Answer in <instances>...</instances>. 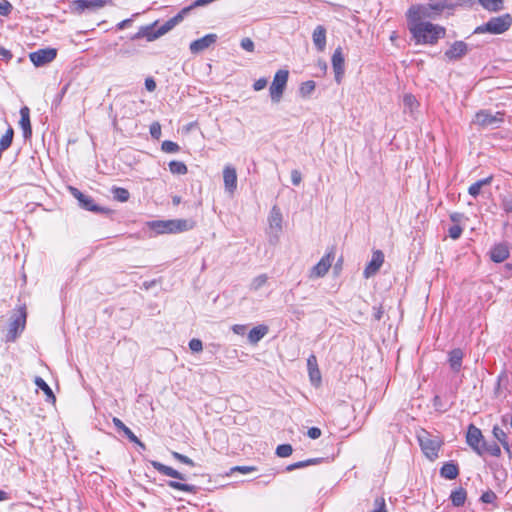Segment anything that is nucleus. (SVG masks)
I'll list each match as a JSON object with an SVG mask.
<instances>
[{
    "label": "nucleus",
    "mask_w": 512,
    "mask_h": 512,
    "mask_svg": "<svg viewBox=\"0 0 512 512\" xmlns=\"http://www.w3.org/2000/svg\"><path fill=\"white\" fill-rule=\"evenodd\" d=\"M412 39L417 45H435L446 35V29L431 22L407 23Z\"/></svg>",
    "instance_id": "obj_1"
},
{
    "label": "nucleus",
    "mask_w": 512,
    "mask_h": 512,
    "mask_svg": "<svg viewBox=\"0 0 512 512\" xmlns=\"http://www.w3.org/2000/svg\"><path fill=\"white\" fill-rule=\"evenodd\" d=\"M454 4L447 0L428 4H415L406 12L407 23L428 22L427 19H437L444 10H453Z\"/></svg>",
    "instance_id": "obj_2"
},
{
    "label": "nucleus",
    "mask_w": 512,
    "mask_h": 512,
    "mask_svg": "<svg viewBox=\"0 0 512 512\" xmlns=\"http://www.w3.org/2000/svg\"><path fill=\"white\" fill-rule=\"evenodd\" d=\"M188 8H183L174 17L167 20L163 25L157 28L158 22L140 27L139 31L134 35L133 39L146 38L147 41H153L172 30L176 25L183 21L187 16Z\"/></svg>",
    "instance_id": "obj_3"
},
{
    "label": "nucleus",
    "mask_w": 512,
    "mask_h": 512,
    "mask_svg": "<svg viewBox=\"0 0 512 512\" xmlns=\"http://www.w3.org/2000/svg\"><path fill=\"white\" fill-rule=\"evenodd\" d=\"M147 226L156 234H176L189 231L195 227L192 219L153 220Z\"/></svg>",
    "instance_id": "obj_4"
},
{
    "label": "nucleus",
    "mask_w": 512,
    "mask_h": 512,
    "mask_svg": "<svg viewBox=\"0 0 512 512\" xmlns=\"http://www.w3.org/2000/svg\"><path fill=\"white\" fill-rule=\"evenodd\" d=\"M512 25V16L509 13H505L500 16L492 17L488 22L478 26L475 30V34L490 33V34H502L506 32Z\"/></svg>",
    "instance_id": "obj_5"
},
{
    "label": "nucleus",
    "mask_w": 512,
    "mask_h": 512,
    "mask_svg": "<svg viewBox=\"0 0 512 512\" xmlns=\"http://www.w3.org/2000/svg\"><path fill=\"white\" fill-rule=\"evenodd\" d=\"M282 222V213L280 209L274 205L268 216L269 227L267 230L269 242L273 245L277 244L279 241L282 232Z\"/></svg>",
    "instance_id": "obj_6"
},
{
    "label": "nucleus",
    "mask_w": 512,
    "mask_h": 512,
    "mask_svg": "<svg viewBox=\"0 0 512 512\" xmlns=\"http://www.w3.org/2000/svg\"><path fill=\"white\" fill-rule=\"evenodd\" d=\"M288 77L289 72L285 69H280L275 73L272 84L269 87V93L272 102H280L287 86Z\"/></svg>",
    "instance_id": "obj_7"
},
{
    "label": "nucleus",
    "mask_w": 512,
    "mask_h": 512,
    "mask_svg": "<svg viewBox=\"0 0 512 512\" xmlns=\"http://www.w3.org/2000/svg\"><path fill=\"white\" fill-rule=\"evenodd\" d=\"M419 445L427 458L434 460L438 457L441 442L437 437H432L427 431L418 435Z\"/></svg>",
    "instance_id": "obj_8"
},
{
    "label": "nucleus",
    "mask_w": 512,
    "mask_h": 512,
    "mask_svg": "<svg viewBox=\"0 0 512 512\" xmlns=\"http://www.w3.org/2000/svg\"><path fill=\"white\" fill-rule=\"evenodd\" d=\"M504 122V113H492L490 110H480L476 113L474 123L480 127L498 128Z\"/></svg>",
    "instance_id": "obj_9"
},
{
    "label": "nucleus",
    "mask_w": 512,
    "mask_h": 512,
    "mask_svg": "<svg viewBox=\"0 0 512 512\" xmlns=\"http://www.w3.org/2000/svg\"><path fill=\"white\" fill-rule=\"evenodd\" d=\"M335 258L334 248H331L309 271L310 279H317L324 277L332 266Z\"/></svg>",
    "instance_id": "obj_10"
},
{
    "label": "nucleus",
    "mask_w": 512,
    "mask_h": 512,
    "mask_svg": "<svg viewBox=\"0 0 512 512\" xmlns=\"http://www.w3.org/2000/svg\"><path fill=\"white\" fill-rule=\"evenodd\" d=\"M26 323L25 308H21L20 313L15 316L9 324V329L6 334V342H13L22 333Z\"/></svg>",
    "instance_id": "obj_11"
},
{
    "label": "nucleus",
    "mask_w": 512,
    "mask_h": 512,
    "mask_svg": "<svg viewBox=\"0 0 512 512\" xmlns=\"http://www.w3.org/2000/svg\"><path fill=\"white\" fill-rule=\"evenodd\" d=\"M466 442L477 455H481V449L485 439L481 430L473 424L468 426Z\"/></svg>",
    "instance_id": "obj_12"
},
{
    "label": "nucleus",
    "mask_w": 512,
    "mask_h": 512,
    "mask_svg": "<svg viewBox=\"0 0 512 512\" xmlns=\"http://www.w3.org/2000/svg\"><path fill=\"white\" fill-rule=\"evenodd\" d=\"M56 56L57 50L55 48H44L30 53L29 58L36 67H41L52 62Z\"/></svg>",
    "instance_id": "obj_13"
},
{
    "label": "nucleus",
    "mask_w": 512,
    "mask_h": 512,
    "mask_svg": "<svg viewBox=\"0 0 512 512\" xmlns=\"http://www.w3.org/2000/svg\"><path fill=\"white\" fill-rule=\"evenodd\" d=\"M331 62L335 74V81L339 84L341 83L345 72V60L341 47L335 49Z\"/></svg>",
    "instance_id": "obj_14"
},
{
    "label": "nucleus",
    "mask_w": 512,
    "mask_h": 512,
    "mask_svg": "<svg viewBox=\"0 0 512 512\" xmlns=\"http://www.w3.org/2000/svg\"><path fill=\"white\" fill-rule=\"evenodd\" d=\"M217 40L216 34H207L197 40H194L190 44V51L192 54H198L209 48L212 44H214Z\"/></svg>",
    "instance_id": "obj_15"
},
{
    "label": "nucleus",
    "mask_w": 512,
    "mask_h": 512,
    "mask_svg": "<svg viewBox=\"0 0 512 512\" xmlns=\"http://www.w3.org/2000/svg\"><path fill=\"white\" fill-rule=\"evenodd\" d=\"M383 262H384L383 252L380 250L374 251L372 254V259L370 260V262L367 264V266L364 269V272H363L364 277L370 278L371 276L376 274L377 271L382 266Z\"/></svg>",
    "instance_id": "obj_16"
},
{
    "label": "nucleus",
    "mask_w": 512,
    "mask_h": 512,
    "mask_svg": "<svg viewBox=\"0 0 512 512\" xmlns=\"http://www.w3.org/2000/svg\"><path fill=\"white\" fill-rule=\"evenodd\" d=\"M73 195L77 199L79 205L86 210L93 211V212H100V213L111 212V209H109V208L101 207L99 205L94 204L93 199L90 197L89 194H73Z\"/></svg>",
    "instance_id": "obj_17"
},
{
    "label": "nucleus",
    "mask_w": 512,
    "mask_h": 512,
    "mask_svg": "<svg viewBox=\"0 0 512 512\" xmlns=\"http://www.w3.org/2000/svg\"><path fill=\"white\" fill-rule=\"evenodd\" d=\"M224 187L228 192H234L237 188V172L236 169L228 164L223 169Z\"/></svg>",
    "instance_id": "obj_18"
},
{
    "label": "nucleus",
    "mask_w": 512,
    "mask_h": 512,
    "mask_svg": "<svg viewBox=\"0 0 512 512\" xmlns=\"http://www.w3.org/2000/svg\"><path fill=\"white\" fill-rule=\"evenodd\" d=\"M468 52V46L463 41H455L445 52V57L449 60H458Z\"/></svg>",
    "instance_id": "obj_19"
},
{
    "label": "nucleus",
    "mask_w": 512,
    "mask_h": 512,
    "mask_svg": "<svg viewBox=\"0 0 512 512\" xmlns=\"http://www.w3.org/2000/svg\"><path fill=\"white\" fill-rule=\"evenodd\" d=\"M111 0H75L73 2L74 10L77 12H83L85 9H97L102 8Z\"/></svg>",
    "instance_id": "obj_20"
},
{
    "label": "nucleus",
    "mask_w": 512,
    "mask_h": 512,
    "mask_svg": "<svg viewBox=\"0 0 512 512\" xmlns=\"http://www.w3.org/2000/svg\"><path fill=\"white\" fill-rule=\"evenodd\" d=\"M151 465L155 470H157L159 473L169 476L175 479L179 480H185L186 477L184 474L180 473L179 471L175 470L174 468L164 465L161 462L158 461H151Z\"/></svg>",
    "instance_id": "obj_21"
},
{
    "label": "nucleus",
    "mask_w": 512,
    "mask_h": 512,
    "mask_svg": "<svg viewBox=\"0 0 512 512\" xmlns=\"http://www.w3.org/2000/svg\"><path fill=\"white\" fill-rule=\"evenodd\" d=\"M312 40L319 52H323L326 47V29L322 25H318L312 34Z\"/></svg>",
    "instance_id": "obj_22"
},
{
    "label": "nucleus",
    "mask_w": 512,
    "mask_h": 512,
    "mask_svg": "<svg viewBox=\"0 0 512 512\" xmlns=\"http://www.w3.org/2000/svg\"><path fill=\"white\" fill-rule=\"evenodd\" d=\"M20 127L22 128L23 135L25 138H29L32 135V128L30 123V110L27 106L20 109Z\"/></svg>",
    "instance_id": "obj_23"
},
{
    "label": "nucleus",
    "mask_w": 512,
    "mask_h": 512,
    "mask_svg": "<svg viewBox=\"0 0 512 512\" xmlns=\"http://www.w3.org/2000/svg\"><path fill=\"white\" fill-rule=\"evenodd\" d=\"M114 426L124 433V435L133 443L138 444L142 448H145V445L138 439V437L132 432V430L127 427L119 418L114 417L112 419Z\"/></svg>",
    "instance_id": "obj_24"
},
{
    "label": "nucleus",
    "mask_w": 512,
    "mask_h": 512,
    "mask_svg": "<svg viewBox=\"0 0 512 512\" xmlns=\"http://www.w3.org/2000/svg\"><path fill=\"white\" fill-rule=\"evenodd\" d=\"M307 366L312 384L316 386L319 385L321 382V374L318 369L316 357L314 355L309 356L307 359Z\"/></svg>",
    "instance_id": "obj_25"
},
{
    "label": "nucleus",
    "mask_w": 512,
    "mask_h": 512,
    "mask_svg": "<svg viewBox=\"0 0 512 512\" xmlns=\"http://www.w3.org/2000/svg\"><path fill=\"white\" fill-rule=\"evenodd\" d=\"M491 260L495 263L504 262L509 257V250L505 244L495 245L490 252Z\"/></svg>",
    "instance_id": "obj_26"
},
{
    "label": "nucleus",
    "mask_w": 512,
    "mask_h": 512,
    "mask_svg": "<svg viewBox=\"0 0 512 512\" xmlns=\"http://www.w3.org/2000/svg\"><path fill=\"white\" fill-rule=\"evenodd\" d=\"M440 475L441 477L448 480H453L457 478V476L459 475L458 465L453 461L444 463V465L440 469Z\"/></svg>",
    "instance_id": "obj_27"
},
{
    "label": "nucleus",
    "mask_w": 512,
    "mask_h": 512,
    "mask_svg": "<svg viewBox=\"0 0 512 512\" xmlns=\"http://www.w3.org/2000/svg\"><path fill=\"white\" fill-rule=\"evenodd\" d=\"M494 181V178L492 176L483 178L481 180H477L473 184L470 185L468 188V192H480L481 189H493L492 183ZM495 189H500L499 185L494 186Z\"/></svg>",
    "instance_id": "obj_28"
},
{
    "label": "nucleus",
    "mask_w": 512,
    "mask_h": 512,
    "mask_svg": "<svg viewBox=\"0 0 512 512\" xmlns=\"http://www.w3.org/2000/svg\"><path fill=\"white\" fill-rule=\"evenodd\" d=\"M463 351L459 348L453 349L449 353V364L454 372H459L462 366Z\"/></svg>",
    "instance_id": "obj_29"
},
{
    "label": "nucleus",
    "mask_w": 512,
    "mask_h": 512,
    "mask_svg": "<svg viewBox=\"0 0 512 512\" xmlns=\"http://www.w3.org/2000/svg\"><path fill=\"white\" fill-rule=\"evenodd\" d=\"M268 333L266 325H258L248 333V340L251 344H257Z\"/></svg>",
    "instance_id": "obj_30"
},
{
    "label": "nucleus",
    "mask_w": 512,
    "mask_h": 512,
    "mask_svg": "<svg viewBox=\"0 0 512 512\" xmlns=\"http://www.w3.org/2000/svg\"><path fill=\"white\" fill-rule=\"evenodd\" d=\"M167 485L172 489L183 491L186 493H191V494H195L198 491V487L195 485L181 483V482L174 481V480L168 481Z\"/></svg>",
    "instance_id": "obj_31"
},
{
    "label": "nucleus",
    "mask_w": 512,
    "mask_h": 512,
    "mask_svg": "<svg viewBox=\"0 0 512 512\" xmlns=\"http://www.w3.org/2000/svg\"><path fill=\"white\" fill-rule=\"evenodd\" d=\"M467 493L466 490L462 487L452 491L450 495L451 502L454 506L460 507L464 505L466 501Z\"/></svg>",
    "instance_id": "obj_32"
},
{
    "label": "nucleus",
    "mask_w": 512,
    "mask_h": 512,
    "mask_svg": "<svg viewBox=\"0 0 512 512\" xmlns=\"http://www.w3.org/2000/svg\"><path fill=\"white\" fill-rule=\"evenodd\" d=\"M492 433H493L494 437L501 443V445L503 446L505 451L508 452L509 454H511V449H510V445L507 441L506 432H504L499 426L495 425L493 427Z\"/></svg>",
    "instance_id": "obj_33"
},
{
    "label": "nucleus",
    "mask_w": 512,
    "mask_h": 512,
    "mask_svg": "<svg viewBox=\"0 0 512 512\" xmlns=\"http://www.w3.org/2000/svg\"><path fill=\"white\" fill-rule=\"evenodd\" d=\"M486 453L494 457H499L501 455V448L496 442L488 443L485 441L483 442L480 456H483Z\"/></svg>",
    "instance_id": "obj_34"
},
{
    "label": "nucleus",
    "mask_w": 512,
    "mask_h": 512,
    "mask_svg": "<svg viewBox=\"0 0 512 512\" xmlns=\"http://www.w3.org/2000/svg\"><path fill=\"white\" fill-rule=\"evenodd\" d=\"M320 462H321L320 458H311V459H307V460H304V461H299V462L290 464V465H288L285 468V470L287 472H291L293 470L304 468V467H307V466H310V465H316V464H318Z\"/></svg>",
    "instance_id": "obj_35"
},
{
    "label": "nucleus",
    "mask_w": 512,
    "mask_h": 512,
    "mask_svg": "<svg viewBox=\"0 0 512 512\" xmlns=\"http://www.w3.org/2000/svg\"><path fill=\"white\" fill-rule=\"evenodd\" d=\"M404 112L413 114L414 110L418 107V101L412 94H405L403 97Z\"/></svg>",
    "instance_id": "obj_36"
},
{
    "label": "nucleus",
    "mask_w": 512,
    "mask_h": 512,
    "mask_svg": "<svg viewBox=\"0 0 512 512\" xmlns=\"http://www.w3.org/2000/svg\"><path fill=\"white\" fill-rule=\"evenodd\" d=\"M504 0H479L480 4L490 12H498L503 8Z\"/></svg>",
    "instance_id": "obj_37"
},
{
    "label": "nucleus",
    "mask_w": 512,
    "mask_h": 512,
    "mask_svg": "<svg viewBox=\"0 0 512 512\" xmlns=\"http://www.w3.org/2000/svg\"><path fill=\"white\" fill-rule=\"evenodd\" d=\"M13 135H14V131L11 127H9L8 130L6 131V133L2 136V138L0 140V153L2 151H5L6 149H8L11 146L12 140H13Z\"/></svg>",
    "instance_id": "obj_38"
},
{
    "label": "nucleus",
    "mask_w": 512,
    "mask_h": 512,
    "mask_svg": "<svg viewBox=\"0 0 512 512\" xmlns=\"http://www.w3.org/2000/svg\"><path fill=\"white\" fill-rule=\"evenodd\" d=\"M35 384L46 394L48 400L51 399L53 402H55L56 398L53 394L52 389L42 378L37 377L35 380Z\"/></svg>",
    "instance_id": "obj_39"
},
{
    "label": "nucleus",
    "mask_w": 512,
    "mask_h": 512,
    "mask_svg": "<svg viewBox=\"0 0 512 512\" xmlns=\"http://www.w3.org/2000/svg\"><path fill=\"white\" fill-rule=\"evenodd\" d=\"M316 84L312 80L305 81L301 84L299 88V93L302 97L310 96L315 90Z\"/></svg>",
    "instance_id": "obj_40"
},
{
    "label": "nucleus",
    "mask_w": 512,
    "mask_h": 512,
    "mask_svg": "<svg viewBox=\"0 0 512 512\" xmlns=\"http://www.w3.org/2000/svg\"><path fill=\"white\" fill-rule=\"evenodd\" d=\"M169 169L171 173L177 175H183L187 173V166L181 161H171L169 163Z\"/></svg>",
    "instance_id": "obj_41"
},
{
    "label": "nucleus",
    "mask_w": 512,
    "mask_h": 512,
    "mask_svg": "<svg viewBox=\"0 0 512 512\" xmlns=\"http://www.w3.org/2000/svg\"><path fill=\"white\" fill-rule=\"evenodd\" d=\"M292 452L293 448L290 444H281L276 448V455L281 458L290 456Z\"/></svg>",
    "instance_id": "obj_42"
},
{
    "label": "nucleus",
    "mask_w": 512,
    "mask_h": 512,
    "mask_svg": "<svg viewBox=\"0 0 512 512\" xmlns=\"http://www.w3.org/2000/svg\"><path fill=\"white\" fill-rule=\"evenodd\" d=\"M161 149L166 153H176L179 151L180 147L177 143L166 140L162 143Z\"/></svg>",
    "instance_id": "obj_43"
},
{
    "label": "nucleus",
    "mask_w": 512,
    "mask_h": 512,
    "mask_svg": "<svg viewBox=\"0 0 512 512\" xmlns=\"http://www.w3.org/2000/svg\"><path fill=\"white\" fill-rule=\"evenodd\" d=\"M267 279L268 278L265 274L255 277L251 282V289L255 291L259 290L262 286L266 284Z\"/></svg>",
    "instance_id": "obj_44"
},
{
    "label": "nucleus",
    "mask_w": 512,
    "mask_h": 512,
    "mask_svg": "<svg viewBox=\"0 0 512 512\" xmlns=\"http://www.w3.org/2000/svg\"><path fill=\"white\" fill-rule=\"evenodd\" d=\"M172 456L174 459L180 461L181 463H184L186 465H189L191 467H194L195 466V463L192 459H190L189 457L181 454V453H178V452H175L173 451L172 452Z\"/></svg>",
    "instance_id": "obj_45"
},
{
    "label": "nucleus",
    "mask_w": 512,
    "mask_h": 512,
    "mask_svg": "<svg viewBox=\"0 0 512 512\" xmlns=\"http://www.w3.org/2000/svg\"><path fill=\"white\" fill-rule=\"evenodd\" d=\"M12 5L7 0H1L0 1V15L7 16L12 11Z\"/></svg>",
    "instance_id": "obj_46"
},
{
    "label": "nucleus",
    "mask_w": 512,
    "mask_h": 512,
    "mask_svg": "<svg viewBox=\"0 0 512 512\" xmlns=\"http://www.w3.org/2000/svg\"><path fill=\"white\" fill-rule=\"evenodd\" d=\"M240 46L242 49H244L247 52H253L254 48H255L254 42L252 41V39H250L248 37L243 38L241 40Z\"/></svg>",
    "instance_id": "obj_47"
},
{
    "label": "nucleus",
    "mask_w": 512,
    "mask_h": 512,
    "mask_svg": "<svg viewBox=\"0 0 512 512\" xmlns=\"http://www.w3.org/2000/svg\"><path fill=\"white\" fill-rule=\"evenodd\" d=\"M496 498H497L496 494L493 491L489 490V491L484 492L481 495L480 499L483 503L491 504L496 500Z\"/></svg>",
    "instance_id": "obj_48"
},
{
    "label": "nucleus",
    "mask_w": 512,
    "mask_h": 512,
    "mask_svg": "<svg viewBox=\"0 0 512 512\" xmlns=\"http://www.w3.org/2000/svg\"><path fill=\"white\" fill-rule=\"evenodd\" d=\"M189 348L192 352H201L203 350L202 341L196 338L191 339L189 342Z\"/></svg>",
    "instance_id": "obj_49"
},
{
    "label": "nucleus",
    "mask_w": 512,
    "mask_h": 512,
    "mask_svg": "<svg viewBox=\"0 0 512 512\" xmlns=\"http://www.w3.org/2000/svg\"><path fill=\"white\" fill-rule=\"evenodd\" d=\"M150 134L154 139L161 137V125L158 122H154L150 125Z\"/></svg>",
    "instance_id": "obj_50"
},
{
    "label": "nucleus",
    "mask_w": 512,
    "mask_h": 512,
    "mask_svg": "<svg viewBox=\"0 0 512 512\" xmlns=\"http://www.w3.org/2000/svg\"><path fill=\"white\" fill-rule=\"evenodd\" d=\"M448 233L452 239H458L462 234V228L459 225H453L449 228Z\"/></svg>",
    "instance_id": "obj_51"
},
{
    "label": "nucleus",
    "mask_w": 512,
    "mask_h": 512,
    "mask_svg": "<svg viewBox=\"0 0 512 512\" xmlns=\"http://www.w3.org/2000/svg\"><path fill=\"white\" fill-rule=\"evenodd\" d=\"M375 506H376V508L373 510V512H387L384 498H382V497L376 498Z\"/></svg>",
    "instance_id": "obj_52"
},
{
    "label": "nucleus",
    "mask_w": 512,
    "mask_h": 512,
    "mask_svg": "<svg viewBox=\"0 0 512 512\" xmlns=\"http://www.w3.org/2000/svg\"><path fill=\"white\" fill-rule=\"evenodd\" d=\"M267 79L266 78H259L256 80L253 84V88L255 91H260L264 89L267 86Z\"/></svg>",
    "instance_id": "obj_53"
},
{
    "label": "nucleus",
    "mask_w": 512,
    "mask_h": 512,
    "mask_svg": "<svg viewBox=\"0 0 512 512\" xmlns=\"http://www.w3.org/2000/svg\"><path fill=\"white\" fill-rule=\"evenodd\" d=\"M302 181V175L300 173V171L298 170H292L291 172V182L297 186L301 183Z\"/></svg>",
    "instance_id": "obj_54"
},
{
    "label": "nucleus",
    "mask_w": 512,
    "mask_h": 512,
    "mask_svg": "<svg viewBox=\"0 0 512 512\" xmlns=\"http://www.w3.org/2000/svg\"><path fill=\"white\" fill-rule=\"evenodd\" d=\"M322 432L318 427H311L307 431L308 437L311 439H317L321 436Z\"/></svg>",
    "instance_id": "obj_55"
},
{
    "label": "nucleus",
    "mask_w": 512,
    "mask_h": 512,
    "mask_svg": "<svg viewBox=\"0 0 512 512\" xmlns=\"http://www.w3.org/2000/svg\"><path fill=\"white\" fill-rule=\"evenodd\" d=\"M247 326L242 324H235L232 326V331L237 335H244L246 333Z\"/></svg>",
    "instance_id": "obj_56"
},
{
    "label": "nucleus",
    "mask_w": 512,
    "mask_h": 512,
    "mask_svg": "<svg viewBox=\"0 0 512 512\" xmlns=\"http://www.w3.org/2000/svg\"><path fill=\"white\" fill-rule=\"evenodd\" d=\"M145 88L149 92H153L156 89V82L154 81L153 78H151V77L146 78V80H145Z\"/></svg>",
    "instance_id": "obj_57"
},
{
    "label": "nucleus",
    "mask_w": 512,
    "mask_h": 512,
    "mask_svg": "<svg viewBox=\"0 0 512 512\" xmlns=\"http://www.w3.org/2000/svg\"><path fill=\"white\" fill-rule=\"evenodd\" d=\"M233 470L234 471H239V472H241L243 474H246V473L255 471L256 468L252 467V466H236L235 468H233Z\"/></svg>",
    "instance_id": "obj_58"
},
{
    "label": "nucleus",
    "mask_w": 512,
    "mask_h": 512,
    "mask_svg": "<svg viewBox=\"0 0 512 512\" xmlns=\"http://www.w3.org/2000/svg\"><path fill=\"white\" fill-rule=\"evenodd\" d=\"M373 311H374V314H373L374 319L379 321L382 318L383 313H384L382 306H374Z\"/></svg>",
    "instance_id": "obj_59"
},
{
    "label": "nucleus",
    "mask_w": 512,
    "mask_h": 512,
    "mask_svg": "<svg viewBox=\"0 0 512 512\" xmlns=\"http://www.w3.org/2000/svg\"><path fill=\"white\" fill-rule=\"evenodd\" d=\"M502 207L505 212L511 213L512 212V199H504L502 203Z\"/></svg>",
    "instance_id": "obj_60"
},
{
    "label": "nucleus",
    "mask_w": 512,
    "mask_h": 512,
    "mask_svg": "<svg viewBox=\"0 0 512 512\" xmlns=\"http://www.w3.org/2000/svg\"><path fill=\"white\" fill-rule=\"evenodd\" d=\"M0 56L5 60H10L12 58V53L4 47L0 46Z\"/></svg>",
    "instance_id": "obj_61"
},
{
    "label": "nucleus",
    "mask_w": 512,
    "mask_h": 512,
    "mask_svg": "<svg viewBox=\"0 0 512 512\" xmlns=\"http://www.w3.org/2000/svg\"><path fill=\"white\" fill-rule=\"evenodd\" d=\"M130 194H114V199L119 202H126Z\"/></svg>",
    "instance_id": "obj_62"
},
{
    "label": "nucleus",
    "mask_w": 512,
    "mask_h": 512,
    "mask_svg": "<svg viewBox=\"0 0 512 512\" xmlns=\"http://www.w3.org/2000/svg\"><path fill=\"white\" fill-rule=\"evenodd\" d=\"M132 22V19H125L123 21H121L117 27L118 29L122 30V29H125L126 27H128Z\"/></svg>",
    "instance_id": "obj_63"
},
{
    "label": "nucleus",
    "mask_w": 512,
    "mask_h": 512,
    "mask_svg": "<svg viewBox=\"0 0 512 512\" xmlns=\"http://www.w3.org/2000/svg\"><path fill=\"white\" fill-rule=\"evenodd\" d=\"M440 401H441L440 397H439L438 395H436V396L434 397V399H433V404H434V406H435V407L440 406Z\"/></svg>",
    "instance_id": "obj_64"
}]
</instances>
